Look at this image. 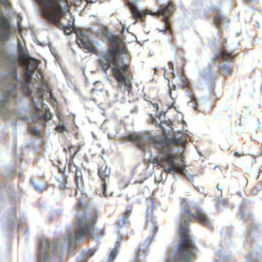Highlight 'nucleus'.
I'll return each mask as SVG.
<instances>
[{"label":"nucleus","instance_id":"1","mask_svg":"<svg viewBox=\"0 0 262 262\" xmlns=\"http://www.w3.org/2000/svg\"><path fill=\"white\" fill-rule=\"evenodd\" d=\"M131 139L137 142L138 148L144 152L149 150V161L154 165H160L167 172L174 173L177 170L183 172L184 167L174 161L176 156L172 152L176 145H183L184 141L177 136L170 139L154 138L149 133H140L133 135Z\"/></svg>","mask_w":262,"mask_h":262},{"label":"nucleus","instance_id":"2","mask_svg":"<svg viewBox=\"0 0 262 262\" xmlns=\"http://www.w3.org/2000/svg\"><path fill=\"white\" fill-rule=\"evenodd\" d=\"M5 47L0 43V115L8 117L10 114L9 104L16 96V89L19 85L24 87L25 83L17 79L18 62L16 59L9 58Z\"/></svg>","mask_w":262,"mask_h":262},{"label":"nucleus","instance_id":"3","mask_svg":"<svg viewBox=\"0 0 262 262\" xmlns=\"http://www.w3.org/2000/svg\"><path fill=\"white\" fill-rule=\"evenodd\" d=\"M78 210L77 221L75 224V233L68 231V235L63 236L65 241L69 243L70 248L75 241L79 242L85 237H94L95 223L97 212L95 208L90 207L84 198L79 199L76 204Z\"/></svg>","mask_w":262,"mask_h":262},{"label":"nucleus","instance_id":"4","mask_svg":"<svg viewBox=\"0 0 262 262\" xmlns=\"http://www.w3.org/2000/svg\"><path fill=\"white\" fill-rule=\"evenodd\" d=\"M98 57L99 66L105 74L111 68L113 75L117 82L124 83L127 86L130 84L133 78L129 73L127 65L124 63L122 55L102 51Z\"/></svg>","mask_w":262,"mask_h":262},{"label":"nucleus","instance_id":"5","mask_svg":"<svg viewBox=\"0 0 262 262\" xmlns=\"http://www.w3.org/2000/svg\"><path fill=\"white\" fill-rule=\"evenodd\" d=\"M141 0H133L129 1V0H125L127 2V6L130 11L132 17L135 20L133 23L135 24L137 20L144 21L145 19V14H148L154 15L157 14L158 15H163V19L165 23V27L164 30L165 31L171 32V29L169 25L168 17L172 13L173 6L171 2H168L167 5H159V8L156 11L152 12L148 10H140L137 8Z\"/></svg>","mask_w":262,"mask_h":262},{"label":"nucleus","instance_id":"6","mask_svg":"<svg viewBox=\"0 0 262 262\" xmlns=\"http://www.w3.org/2000/svg\"><path fill=\"white\" fill-rule=\"evenodd\" d=\"M38 3L42 15L51 23L57 28L62 29L66 35H69L71 32L69 28L64 26L60 21L59 18L63 10H67L65 5L61 6L59 3L64 0H36Z\"/></svg>","mask_w":262,"mask_h":262},{"label":"nucleus","instance_id":"7","mask_svg":"<svg viewBox=\"0 0 262 262\" xmlns=\"http://www.w3.org/2000/svg\"><path fill=\"white\" fill-rule=\"evenodd\" d=\"M60 241L55 239L52 242L44 238L39 243L38 262H48L51 258L58 257L61 252Z\"/></svg>","mask_w":262,"mask_h":262},{"label":"nucleus","instance_id":"8","mask_svg":"<svg viewBox=\"0 0 262 262\" xmlns=\"http://www.w3.org/2000/svg\"><path fill=\"white\" fill-rule=\"evenodd\" d=\"M91 33L89 31H80L77 35V43L81 48H84L85 52L96 53L97 50L94 46V43L97 41L90 38Z\"/></svg>","mask_w":262,"mask_h":262},{"label":"nucleus","instance_id":"9","mask_svg":"<svg viewBox=\"0 0 262 262\" xmlns=\"http://www.w3.org/2000/svg\"><path fill=\"white\" fill-rule=\"evenodd\" d=\"M1 8H0V12ZM12 31L10 25L5 15L0 14V40L8 39L11 35Z\"/></svg>","mask_w":262,"mask_h":262},{"label":"nucleus","instance_id":"10","mask_svg":"<svg viewBox=\"0 0 262 262\" xmlns=\"http://www.w3.org/2000/svg\"><path fill=\"white\" fill-rule=\"evenodd\" d=\"M131 213L132 209L129 207L126 210L122 217L116 223L117 232L118 235L120 234L121 239L123 238V235L121 234V233L123 229L127 227V221Z\"/></svg>","mask_w":262,"mask_h":262},{"label":"nucleus","instance_id":"11","mask_svg":"<svg viewBox=\"0 0 262 262\" xmlns=\"http://www.w3.org/2000/svg\"><path fill=\"white\" fill-rule=\"evenodd\" d=\"M214 55L216 59L226 60L227 61H232L233 57L232 53L227 51L226 47L222 46L218 51H214Z\"/></svg>","mask_w":262,"mask_h":262},{"label":"nucleus","instance_id":"12","mask_svg":"<svg viewBox=\"0 0 262 262\" xmlns=\"http://www.w3.org/2000/svg\"><path fill=\"white\" fill-rule=\"evenodd\" d=\"M33 103L35 105V109L38 112V114H37L39 117L40 122L43 124L44 125L47 126L50 123H48L51 119V115L48 112H43L40 110L38 106L36 104L35 102L33 100Z\"/></svg>","mask_w":262,"mask_h":262},{"label":"nucleus","instance_id":"13","mask_svg":"<svg viewBox=\"0 0 262 262\" xmlns=\"http://www.w3.org/2000/svg\"><path fill=\"white\" fill-rule=\"evenodd\" d=\"M147 201H148L150 203V206L149 208H147L145 210V216L146 218V220L147 222L149 220L150 221L151 223H152V210L155 208V206L154 205V199L151 198H149L147 199Z\"/></svg>","mask_w":262,"mask_h":262},{"label":"nucleus","instance_id":"14","mask_svg":"<svg viewBox=\"0 0 262 262\" xmlns=\"http://www.w3.org/2000/svg\"><path fill=\"white\" fill-rule=\"evenodd\" d=\"M120 246V239L118 237L117 240V243L115 248L110 253L108 259L105 262H112L116 258L119 246Z\"/></svg>","mask_w":262,"mask_h":262},{"label":"nucleus","instance_id":"15","mask_svg":"<svg viewBox=\"0 0 262 262\" xmlns=\"http://www.w3.org/2000/svg\"><path fill=\"white\" fill-rule=\"evenodd\" d=\"M215 16L214 17V24L220 28V26L221 24L222 21H224V16L221 14L220 10L215 8L213 10Z\"/></svg>","mask_w":262,"mask_h":262},{"label":"nucleus","instance_id":"16","mask_svg":"<svg viewBox=\"0 0 262 262\" xmlns=\"http://www.w3.org/2000/svg\"><path fill=\"white\" fill-rule=\"evenodd\" d=\"M17 48L18 52L20 56L22 57H27L28 55V52L25 48L24 47L20 39L17 37Z\"/></svg>","mask_w":262,"mask_h":262},{"label":"nucleus","instance_id":"17","mask_svg":"<svg viewBox=\"0 0 262 262\" xmlns=\"http://www.w3.org/2000/svg\"><path fill=\"white\" fill-rule=\"evenodd\" d=\"M94 253L95 251L93 250H83L81 254V259L78 262H86Z\"/></svg>","mask_w":262,"mask_h":262},{"label":"nucleus","instance_id":"18","mask_svg":"<svg viewBox=\"0 0 262 262\" xmlns=\"http://www.w3.org/2000/svg\"><path fill=\"white\" fill-rule=\"evenodd\" d=\"M110 169L105 166L104 169H102L101 168L99 169L98 174L99 177L101 178V180L104 182H105V178H107L110 176Z\"/></svg>","mask_w":262,"mask_h":262},{"label":"nucleus","instance_id":"19","mask_svg":"<svg viewBox=\"0 0 262 262\" xmlns=\"http://www.w3.org/2000/svg\"><path fill=\"white\" fill-rule=\"evenodd\" d=\"M146 168L144 167L143 168L141 169V172L139 173V175L140 176V178L138 180H137L135 182L136 183H142L144 180L146 179L148 177L147 174L146 172Z\"/></svg>","mask_w":262,"mask_h":262},{"label":"nucleus","instance_id":"20","mask_svg":"<svg viewBox=\"0 0 262 262\" xmlns=\"http://www.w3.org/2000/svg\"><path fill=\"white\" fill-rule=\"evenodd\" d=\"M221 70L227 74L230 75L232 72L231 65L229 63H224L221 65Z\"/></svg>","mask_w":262,"mask_h":262},{"label":"nucleus","instance_id":"21","mask_svg":"<svg viewBox=\"0 0 262 262\" xmlns=\"http://www.w3.org/2000/svg\"><path fill=\"white\" fill-rule=\"evenodd\" d=\"M190 101L188 102V104L193 109L196 110L197 107V102L195 98L192 96H190Z\"/></svg>","mask_w":262,"mask_h":262},{"label":"nucleus","instance_id":"22","mask_svg":"<svg viewBox=\"0 0 262 262\" xmlns=\"http://www.w3.org/2000/svg\"><path fill=\"white\" fill-rule=\"evenodd\" d=\"M75 181L77 187L79 189H82L83 186L82 177L75 178Z\"/></svg>","mask_w":262,"mask_h":262},{"label":"nucleus","instance_id":"23","mask_svg":"<svg viewBox=\"0 0 262 262\" xmlns=\"http://www.w3.org/2000/svg\"><path fill=\"white\" fill-rule=\"evenodd\" d=\"M32 185L37 190H42L43 189V186L42 185H41L39 183H38L34 181L32 182Z\"/></svg>","mask_w":262,"mask_h":262},{"label":"nucleus","instance_id":"24","mask_svg":"<svg viewBox=\"0 0 262 262\" xmlns=\"http://www.w3.org/2000/svg\"><path fill=\"white\" fill-rule=\"evenodd\" d=\"M67 129L66 127L62 124L59 123L56 126V130L57 132L62 133L66 131Z\"/></svg>","mask_w":262,"mask_h":262},{"label":"nucleus","instance_id":"25","mask_svg":"<svg viewBox=\"0 0 262 262\" xmlns=\"http://www.w3.org/2000/svg\"><path fill=\"white\" fill-rule=\"evenodd\" d=\"M180 81L182 86L187 87L189 85L188 80L183 77L181 78Z\"/></svg>","mask_w":262,"mask_h":262},{"label":"nucleus","instance_id":"26","mask_svg":"<svg viewBox=\"0 0 262 262\" xmlns=\"http://www.w3.org/2000/svg\"><path fill=\"white\" fill-rule=\"evenodd\" d=\"M157 230H158V227L157 226H156L154 224H153L152 227L150 228V231L152 232V234L151 236L150 242L154 238V235H155V233H156L157 231Z\"/></svg>","mask_w":262,"mask_h":262},{"label":"nucleus","instance_id":"27","mask_svg":"<svg viewBox=\"0 0 262 262\" xmlns=\"http://www.w3.org/2000/svg\"><path fill=\"white\" fill-rule=\"evenodd\" d=\"M29 132L33 134L36 135H39L40 134V131L36 128H33L31 126H29L28 127Z\"/></svg>","mask_w":262,"mask_h":262},{"label":"nucleus","instance_id":"28","mask_svg":"<svg viewBox=\"0 0 262 262\" xmlns=\"http://www.w3.org/2000/svg\"><path fill=\"white\" fill-rule=\"evenodd\" d=\"M103 194L105 197H107L108 195V192H107V188L105 182H103L102 185Z\"/></svg>","mask_w":262,"mask_h":262},{"label":"nucleus","instance_id":"29","mask_svg":"<svg viewBox=\"0 0 262 262\" xmlns=\"http://www.w3.org/2000/svg\"><path fill=\"white\" fill-rule=\"evenodd\" d=\"M16 207H13L11 210V213H12V216L13 217V219H14L15 218V213H16Z\"/></svg>","mask_w":262,"mask_h":262},{"label":"nucleus","instance_id":"30","mask_svg":"<svg viewBox=\"0 0 262 262\" xmlns=\"http://www.w3.org/2000/svg\"><path fill=\"white\" fill-rule=\"evenodd\" d=\"M0 2L4 5L6 6L7 8L9 7V4L7 0H0Z\"/></svg>","mask_w":262,"mask_h":262},{"label":"nucleus","instance_id":"31","mask_svg":"<svg viewBox=\"0 0 262 262\" xmlns=\"http://www.w3.org/2000/svg\"><path fill=\"white\" fill-rule=\"evenodd\" d=\"M82 177V173L80 170H77L75 173V178Z\"/></svg>","mask_w":262,"mask_h":262},{"label":"nucleus","instance_id":"32","mask_svg":"<svg viewBox=\"0 0 262 262\" xmlns=\"http://www.w3.org/2000/svg\"><path fill=\"white\" fill-rule=\"evenodd\" d=\"M168 66H169V68L170 69H172L173 72H172V74L173 76H174V71H173V64L172 62H170L168 63Z\"/></svg>","mask_w":262,"mask_h":262},{"label":"nucleus","instance_id":"33","mask_svg":"<svg viewBox=\"0 0 262 262\" xmlns=\"http://www.w3.org/2000/svg\"><path fill=\"white\" fill-rule=\"evenodd\" d=\"M67 169H68L67 170L68 171H69L70 165L69 164H66L63 172H64L67 170Z\"/></svg>","mask_w":262,"mask_h":262},{"label":"nucleus","instance_id":"34","mask_svg":"<svg viewBox=\"0 0 262 262\" xmlns=\"http://www.w3.org/2000/svg\"><path fill=\"white\" fill-rule=\"evenodd\" d=\"M80 147L79 146L78 149H76L74 152V154H73V156H75L77 154V152L79 151L80 150Z\"/></svg>","mask_w":262,"mask_h":262},{"label":"nucleus","instance_id":"35","mask_svg":"<svg viewBox=\"0 0 262 262\" xmlns=\"http://www.w3.org/2000/svg\"><path fill=\"white\" fill-rule=\"evenodd\" d=\"M256 0H244L246 3H252L255 2Z\"/></svg>","mask_w":262,"mask_h":262},{"label":"nucleus","instance_id":"36","mask_svg":"<svg viewBox=\"0 0 262 262\" xmlns=\"http://www.w3.org/2000/svg\"><path fill=\"white\" fill-rule=\"evenodd\" d=\"M98 0H88V3H96Z\"/></svg>","mask_w":262,"mask_h":262},{"label":"nucleus","instance_id":"37","mask_svg":"<svg viewBox=\"0 0 262 262\" xmlns=\"http://www.w3.org/2000/svg\"><path fill=\"white\" fill-rule=\"evenodd\" d=\"M257 122L258 127L261 128V124H260V122L259 120L258 119H257Z\"/></svg>","mask_w":262,"mask_h":262},{"label":"nucleus","instance_id":"38","mask_svg":"<svg viewBox=\"0 0 262 262\" xmlns=\"http://www.w3.org/2000/svg\"><path fill=\"white\" fill-rule=\"evenodd\" d=\"M153 106L155 108H156L157 109L158 108V105L157 103H154Z\"/></svg>","mask_w":262,"mask_h":262},{"label":"nucleus","instance_id":"39","mask_svg":"<svg viewBox=\"0 0 262 262\" xmlns=\"http://www.w3.org/2000/svg\"><path fill=\"white\" fill-rule=\"evenodd\" d=\"M13 222H11V221H9V224L10 225V226L12 228H13Z\"/></svg>","mask_w":262,"mask_h":262},{"label":"nucleus","instance_id":"40","mask_svg":"<svg viewBox=\"0 0 262 262\" xmlns=\"http://www.w3.org/2000/svg\"><path fill=\"white\" fill-rule=\"evenodd\" d=\"M107 137H108V138L110 140H112V136L110 134H107Z\"/></svg>","mask_w":262,"mask_h":262},{"label":"nucleus","instance_id":"41","mask_svg":"<svg viewBox=\"0 0 262 262\" xmlns=\"http://www.w3.org/2000/svg\"><path fill=\"white\" fill-rule=\"evenodd\" d=\"M239 155H240V154H239V152H235V153H234V156H239Z\"/></svg>","mask_w":262,"mask_h":262},{"label":"nucleus","instance_id":"42","mask_svg":"<svg viewBox=\"0 0 262 262\" xmlns=\"http://www.w3.org/2000/svg\"><path fill=\"white\" fill-rule=\"evenodd\" d=\"M217 189L218 190H221L222 189V187H220L219 185H217V187H216Z\"/></svg>","mask_w":262,"mask_h":262},{"label":"nucleus","instance_id":"43","mask_svg":"<svg viewBox=\"0 0 262 262\" xmlns=\"http://www.w3.org/2000/svg\"><path fill=\"white\" fill-rule=\"evenodd\" d=\"M112 43H115L117 41V40L115 38V39H112Z\"/></svg>","mask_w":262,"mask_h":262},{"label":"nucleus","instance_id":"44","mask_svg":"<svg viewBox=\"0 0 262 262\" xmlns=\"http://www.w3.org/2000/svg\"><path fill=\"white\" fill-rule=\"evenodd\" d=\"M112 194H113V192H112V191H111V192L110 193L109 195H110V196H112Z\"/></svg>","mask_w":262,"mask_h":262},{"label":"nucleus","instance_id":"45","mask_svg":"<svg viewBox=\"0 0 262 262\" xmlns=\"http://www.w3.org/2000/svg\"><path fill=\"white\" fill-rule=\"evenodd\" d=\"M165 114V112H162L161 113V115H162V114H164V115Z\"/></svg>","mask_w":262,"mask_h":262},{"label":"nucleus","instance_id":"46","mask_svg":"<svg viewBox=\"0 0 262 262\" xmlns=\"http://www.w3.org/2000/svg\"><path fill=\"white\" fill-rule=\"evenodd\" d=\"M137 170H138V168H136V169L134 170V172H135Z\"/></svg>","mask_w":262,"mask_h":262},{"label":"nucleus","instance_id":"47","mask_svg":"<svg viewBox=\"0 0 262 262\" xmlns=\"http://www.w3.org/2000/svg\"><path fill=\"white\" fill-rule=\"evenodd\" d=\"M95 90H95V89H92V91H95Z\"/></svg>","mask_w":262,"mask_h":262},{"label":"nucleus","instance_id":"48","mask_svg":"<svg viewBox=\"0 0 262 262\" xmlns=\"http://www.w3.org/2000/svg\"><path fill=\"white\" fill-rule=\"evenodd\" d=\"M29 119V117H25V119Z\"/></svg>","mask_w":262,"mask_h":262},{"label":"nucleus","instance_id":"49","mask_svg":"<svg viewBox=\"0 0 262 262\" xmlns=\"http://www.w3.org/2000/svg\"><path fill=\"white\" fill-rule=\"evenodd\" d=\"M213 262H217V260H215Z\"/></svg>","mask_w":262,"mask_h":262}]
</instances>
